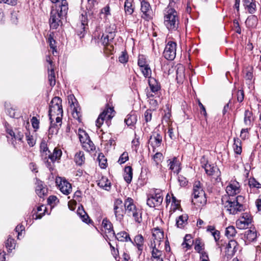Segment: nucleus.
Returning a JSON list of instances; mask_svg holds the SVG:
<instances>
[{
    "instance_id": "nucleus-1",
    "label": "nucleus",
    "mask_w": 261,
    "mask_h": 261,
    "mask_svg": "<svg viewBox=\"0 0 261 261\" xmlns=\"http://www.w3.org/2000/svg\"><path fill=\"white\" fill-rule=\"evenodd\" d=\"M52 3L56 4L58 8L53 9L50 12L49 23L50 28L56 29L59 25L60 18L65 16L68 10V5L66 0H50Z\"/></svg>"
},
{
    "instance_id": "nucleus-2",
    "label": "nucleus",
    "mask_w": 261,
    "mask_h": 261,
    "mask_svg": "<svg viewBox=\"0 0 261 261\" xmlns=\"http://www.w3.org/2000/svg\"><path fill=\"white\" fill-rule=\"evenodd\" d=\"M178 17L175 9L168 7L165 10L164 24L169 31L176 30L178 27Z\"/></svg>"
},
{
    "instance_id": "nucleus-3",
    "label": "nucleus",
    "mask_w": 261,
    "mask_h": 261,
    "mask_svg": "<svg viewBox=\"0 0 261 261\" xmlns=\"http://www.w3.org/2000/svg\"><path fill=\"white\" fill-rule=\"evenodd\" d=\"M192 202L198 206H201L206 204L205 194L199 181H196L194 184Z\"/></svg>"
},
{
    "instance_id": "nucleus-4",
    "label": "nucleus",
    "mask_w": 261,
    "mask_h": 261,
    "mask_svg": "<svg viewBox=\"0 0 261 261\" xmlns=\"http://www.w3.org/2000/svg\"><path fill=\"white\" fill-rule=\"evenodd\" d=\"M124 205L127 214L129 216H132L136 222L139 223H141L142 221L141 212L140 210L137 208L134 203V200L132 198L128 197L125 199Z\"/></svg>"
},
{
    "instance_id": "nucleus-5",
    "label": "nucleus",
    "mask_w": 261,
    "mask_h": 261,
    "mask_svg": "<svg viewBox=\"0 0 261 261\" xmlns=\"http://www.w3.org/2000/svg\"><path fill=\"white\" fill-rule=\"evenodd\" d=\"M243 199V197L238 196L234 199H229L227 200L225 203V208L226 211L230 214L235 215L239 212L244 210V206L240 202L241 200Z\"/></svg>"
},
{
    "instance_id": "nucleus-6",
    "label": "nucleus",
    "mask_w": 261,
    "mask_h": 261,
    "mask_svg": "<svg viewBox=\"0 0 261 261\" xmlns=\"http://www.w3.org/2000/svg\"><path fill=\"white\" fill-rule=\"evenodd\" d=\"M49 116L50 120H53L55 115L63 114V111L62 106V99L59 97H55L50 101L49 109Z\"/></svg>"
},
{
    "instance_id": "nucleus-7",
    "label": "nucleus",
    "mask_w": 261,
    "mask_h": 261,
    "mask_svg": "<svg viewBox=\"0 0 261 261\" xmlns=\"http://www.w3.org/2000/svg\"><path fill=\"white\" fill-rule=\"evenodd\" d=\"M163 200L162 192L159 189H155L154 193L148 197L147 204L150 207L160 206Z\"/></svg>"
},
{
    "instance_id": "nucleus-8",
    "label": "nucleus",
    "mask_w": 261,
    "mask_h": 261,
    "mask_svg": "<svg viewBox=\"0 0 261 261\" xmlns=\"http://www.w3.org/2000/svg\"><path fill=\"white\" fill-rule=\"evenodd\" d=\"M238 250H241L239 243L234 240H230L226 246L225 256L227 258H231Z\"/></svg>"
},
{
    "instance_id": "nucleus-9",
    "label": "nucleus",
    "mask_w": 261,
    "mask_h": 261,
    "mask_svg": "<svg viewBox=\"0 0 261 261\" xmlns=\"http://www.w3.org/2000/svg\"><path fill=\"white\" fill-rule=\"evenodd\" d=\"M114 110L113 108L107 107L103 112L100 114L96 121V125L100 127L103 124L104 120H110L114 116Z\"/></svg>"
},
{
    "instance_id": "nucleus-10",
    "label": "nucleus",
    "mask_w": 261,
    "mask_h": 261,
    "mask_svg": "<svg viewBox=\"0 0 261 261\" xmlns=\"http://www.w3.org/2000/svg\"><path fill=\"white\" fill-rule=\"evenodd\" d=\"M176 43L173 41H169L166 45L163 56L168 60H173L176 56Z\"/></svg>"
},
{
    "instance_id": "nucleus-11",
    "label": "nucleus",
    "mask_w": 261,
    "mask_h": 261,
    "mask_svg": "<svg viewBox=\"0 0 261 261\" xmlns=\"http://www.w3.org/2000/svg\"><path fill=\"white\" fill-rule=\"evenodd\" d=\"M56 182L63 194L68 195L72 192L71 185L65 178L58 177L56 178Z\"/></svg>"
},
{
    "instance_id": "nucleus-12",
    "label": "nucleus",
    "mask_w": 261,
    "mask_h": 261,
    "mask_svg": "<svg viewBox=\"0 0 261 261\" xmlns=\"http://www.w3.org/2000/svg\"><path fill=\"white\" fill-rule=\"evenodd\" d=\"M141 2V11L142 13V17L149 21L152 18L153 12L150 5L146 0H140Z\"/></svg>"
},
{
    "instance_id": "nucleus-13",
    "label": "nucleus",
    "mask_w": 261,
    "mask_h": 261,
    "mask_svg": "<svg viewBox=\"0 0 261 261\" xmlns=\"http://www.w3.org/2000/svg\"><path fill=\"white\" fill-rule=\"evenodd\" d=\"M123 202L120 199H115L114 203V212L117 220L121 221L123 218L124 211L123 209Z\"/></svg>"
},
{
    "instance_id": "nucleus-14",
    "label": "nucleus",
    "mask_w": 261,
    "mask_h": 261,
    "mask_svg": "<svg viewBox=\"0 0 261 261\" xmlns=\"http://www.w3.org/2000/svg\"><path fill=\"white\" fill-rule=\"evenodd\" d=\"M204 170L207 175L211 176L215 181L217 182L221 181V172L218 167L210 165V166H206Z\"/></svg>"
},
{
    "instance_id": "nucleus-15",
    "label": "nucleus",
    "mask_w": 261,
    "mask_h": 261,
    "mask_svg": "<svg viewBox=\"0 0 261 261\" xmlns=\"http://www.w3.org/2000/svg\"><path fill=\"white\" fill-rule=\"evenodd\" d=\"M251 221L252 219L250 218V216L247 213H244L236 221V225L239 229H246L248 227L249 224L251 223Z\"/></svg>"
},
{
    "instance_id": "nucleus-16",
    "label": "nucleus",
    "mask_w": 261,
    "mask_h": 261,
    "mask_svg": "<svg viewBox=\"0 0 261 261\" xmlns=\"http://www.w3.org/2000/svg\"><path fill=\"white\" fill-rule=\"evenodd\" d=\"M80 25L77 30L78 36L81 38L83 37L85 34L86 29L88 25V18L86 15L82 14L80 16Z\"/></svg>"
},
{
    "instance_id": "nucleus-17",
    "label": "nucleus",
    "mask_w": 261,
    "mask_h": 261,
    "mask_svg": "<svg viewBox=\"0 0 261 261\" xmlns=\"http://www.w3.org/2000/svg\"><path fill=\"white\" fill-rule=\"evenodd\" d=\"M226 192L229 196H233L240 192V184L237 181H231L226 187Z\"/></svg>"
},
{
    "instance_id": "nucleus-18",
    "label": "nucleus",
    "mask_w": 261,
    "mask_h": 261,
    "mask_svg": "<svg viewBox=\"0 0 261 261\" xmlns=\"http://www.w3.org/2000/svg\"><path fill=\"white\" fill-rule=\"evenodd\" d=\"M36 193L40 198L43 197L46 195L47 193V189L46 186L43 184V182L36 178Z\"/></svg>"
},
{
    "instance_id": "nucleus-19",
    "label": "nucleus",
    "mask_w": 261,
    "mask_h": 261,
    "mask_svg": "<svg viewBox=\"0 0 261 261\" xmlns=\"http://www.w3.org/2000/svg\"><path fill=\"white\" fill-rule=\"evenodd\" d=\"M151 230L153 241H155L156 244L160 245V242L164 238V231L159 227L153 228ZM152 243H154V242Z\"/></svg>"
},
{
    "instance_id": "nucleus-20",
    "label": "nucleus",
    "mask_w": 261,
    "mask_h": 261,
    "mask_svg": "<svg viewBox=\"0 0 261 261\" xmlns=\"http://www.w3.org/2000/svg\"><path fill=\"white\" fill-rule=\"evenodd\" d=\"M149 143L153 148L160 146L162 143V136L156 132H154L150 137Z\"/></svg>"
},
{
    "instance_id": "nucleus-21",
    "label": "nucleus",
    "mask_w": 261,
    "mask_h": 261,
    "mask_svg": "<svg viewBox=\"0 0 261 261\" xmlns=\"http://www.w3.org/2000/svg\"><path fill=\"white\" fill-rule=\"evenodd\" d=\"M113 234L115 237L116 239L120 242H130L132 243H134L133 242L132 240L130 238L129 234L124 231H120L117 234L115 233V231H113Z\"/></svg>"
},
{
    "instance_id": "nucleus-22",
    "label": "nucleus",
    "mask_w": 261,
    "mask_h": 261,
    "mask_svg": "<svg viewBox=\"0 0 261 261\" xmlns=\"http://www.w3.org/2000/svg\"><path fill=\"white\" fill-rule=\"evenodd\" d=\"M7 133L11 136L12 140H13L12 143L14 144V141L16 142L17 141H21L23 137V134L22 132L16 130L14 132L12 129H7Z\"/></svg>"
},
{
    "instance_id": "nucleus-23",
    "label": "nucleus",
    "mask_w": 261,
    "mask_h": 261,
    "mask_svg": "<svg viewBox=\"0 0 261 261\" xmlns=\"http://www.w3.org/2000/svg\"><path fill=\"white\" fill-rule=\"evenodd\" d=\"M148 81L149 88L152 93H156L161 90L160 83L155 78L151 77Z\"/></svg>"
},
{
    "instance_id": "nucleus-24",
    "label": "nucleus",
    "mask_w": 261,
    "mask_h": 261,
    "mask_svg": "<svg viewBox=\"0 0 261 261\" xmlns=\"http://www.w3.org/2000/svg\"><path fill=\"white\" fill-rule=\"evenodd\" d=\"M169 169L172 170L174 173L178 174L180 170V164L177 161V158L174 157L172 160H168Z\"/></svg>"
},
{
    "instance_id": "nucleus-25",
    "label": "nucleus",
    "mask_w": 261,
    "mask_h": 261,
    "mask_svg": "<svg viewBox=\"0 0 261 261\" xmlns=\"http://www.w3.org/2000/svg\"><path fill=\"white\" fill-rule=\"evenodd\" d=\"M243 5L250 14L254 13L256 11V4L254 0H244Z\"/></svg>"
},
{
    "instance_id": "nucleus-26",
    "label": "nucleus",
    "mask_w": 261,
    "mask_h": 261,
    "mask_svg": "<svg viewBox=\"0 0 261 261\" xmlns=\"http://www.w3.org/2000/svg\"><path fill=\"white\" fill-rule=\"evenodd\" d=\"M77 214L80 217L82 220L86 223H89L90 222V219L87 214V213L85 211L84 207L82 205L79 206L77 210Z\"/></svg>"
},
{
    "instance_id": "nucleus-27",
    "label": "nucleus",
    "mask_w": 261,
    "mask_h": 261,
    "mask_svg": "<svg viewBox=\"0 0 261 261\" xmlns=\"http://www.w3.org/2000/svg\"><path fill=\"white\" fill-rule=\"evenodd\" d=\"M123 177L127 184L131 182L133 178V169L130 166L125 167Z\"/></svg>"
},
{
    "instance_id": "nucleus-28",
    "label": "nucleus",
    "mask_w": 261,
    "mask_h": 261,
    "mask_svg": "<svg viewBox=\"0 0 261 261\" xmlns=\"http://www.w3.org/2000/svg\"><path fill=\"white\" fill-rule=\"evenodd\" d=\"M137 121V115L134 113H131L127 115L124 121L126 124L128 126H133L136 123Z\"/></svg>"
},
{
    "instance_id": "nucleus-29",
    "label": "nucleus",
    "mask_w": 261,
    "mask_h": 261,
    "mask_svg": "<svg viewBox=\"0 0 261 261\" xmlns=\"http://www.w3.org/2000/svg\"><path fill=\"white\" fill-rule=\"evenodd\" d=\"M98 186L103 189L109 191L111 189V185L110 181L107 177H102L98 181Z\"/></svg>"
},
{
    "instance_id": "nucleus-30",
    "label": "nucleus",
    "mask_w": 261,
    "mask_h": 261,
    "mask_svg": "<svg viewBox=\"0 0 261 261\" xmlns=\"http://www.w3.org/2000/svg\"><path fill=\"white\" fill-rule=\"evenodd\" d=\"M253 118L252 113L249 110H246L244 113V122L246 126H250L252 125Z\"/></svg>"
},
{
    "instance_id": "nucleus-31",
    "label": "nucleus",
    "mask_w": 261,
    "mask_h": 261,
    "mask_svg": "<svg viewBox=\"0 0 261 261\" xmlns=\"http://www.w3.org/2000/svg\"><path fill=\"white\" fill-rule=\"evenodd\" d=\"M134 243H132L134 245L137 246L138 250L139 251H142L143 250V246L144 244V238L141 234L137 235L135 238L134 241H133Z\"/></svg>"
},
{
    "instance_id": "nucleus-32",
    "label": "nucleus",
    "mask_w": 261,
    "mask_h": 261,
    "mask_svg": "<svg viewBox=\"0 0 261 261\" xmlns=\"http://www.w3.org/2000/svg\"><path fill=\"white\" fill-rule=\"evenodd\" d=\"M245 238L248 243L254 241L257 237V233L255 230L248 229L245 232Z\"/></svg>"
},
{
    "instance_id": "nucleus-33",
    "label": "nucleus",
    "mask_w": 261,
    "mask_h": 261,
    "mask_svg": "<svg viewBox=\"0 0 261 261\" xmlns=\"http://www.w3.org/2000/svg\"><path fill=\"white\" fill-rule=\"evenodd\" d=\"M62 152L61 149L55 148L52 154H48V158L50 159L51 162H54L59 160L62 155Z\"/></svg>"
},
{
    "instance_id": "nucleus-34",
    "label": "nucleus",
    "mask_w": 261,
    "mask_h": 261,
    "mask_svg": "<svg viewBox=\"0 0 261 261\" xmlns=\"http://www.w3.org/2000/svg\"><path fill=\"white\" fill-rule=\"evenodd\" d=\"M188 216L187 215H182L176 219V224L177 227L182 228L187 224Z\"/></svg>"
},
{
    "instance_id": "nucleus-35",
    "label": "nucleus",
    "mask_w": 261,
    "mask_h": 261,
    "mask_svg": "<svg viewBox=\"0 0 261 261\" xmlns=\"http://www.w3.org/2000/svg\"><path fill=\"white\" fill-rule=\"evenodd\" d=\"M85 160V158L83 152L80 151L75 153L74 161L77 165H82L84 163Z\"/></svg>"
},
{
    "instance_id": "nucleus-36",
    "label": "nucleus",
    "mask_w": 261,
    "mask_h": 261,
    "mask_svg": "<svg viewBox=\"0 0 261 261\" xmlns=\"http://www.w3.org/2000/svg\"><path fill=\"white\" fill-rule=\"evenodd\" d=\"M6 113L12 118L16 117V108H14L10 103H5V105Z\"/></svg>"
},
{
    "instance_id": "nucleus-37",
    "label": "nucleus",
    "mask_w": 261,
    "mask_h": 261,
    "mask_svg": "<svg viewBox=\"0 0 261 261\" xmlns=\"http://www.w3.org/2000/svg\"><path fill=\"white\" fill-rule=\"evenodd\" d=\"M151 245L152 248V256L153 258L162 257V252L156 248V246H159L158 244L154 241V243H151Z\"/></svg>"
},
{
    "instance_id": "nucleus-38",
    "label": "nucleus",
    "mask_w": 261,
    "mask_h": 261,
    "mask_svg": "<svg viewBox=\"0 0 261 261\" xmlns=\"http://www.w3.org/2000/svg\"><path fill=\"white\" fill-rule=\"evenodd\" d=\"M257 23V19L254 15L248 17L245 21L246 25L249 28L255 27Z\"/></svg>"
},
{
    "instance_id": "nucleus-39",
    "label": "nucleus",
    "mask_w": 261,
    "mask_h": 261,
    "mask_svg": "<svg viewBox=\"0 0 261 261\" xmlns=\"http://www.w3.org/2000/svg\"><path fill=\"white\" fill-rule=\"evenodd\" d=\"M50 120L51 124L48 129V136L49 138H51L53 135L57 134L58 133L59 127L58 124H55V123H53V120Z\"/></svg>"
},
{
    "instance_id": "nucleus-40",
    "label": "nucleus",
    "mask_w": 261,
    "mask_h": 261,
    "mask_svg": "<svg viewBox=\"0 0 261 261\" xmlns=\"http://www.w3.org/2000/svg\"><path fill=\"white\" fill-rule=\"evenodd\" d=\"M79 136L80 141L82 145L88 141V140H90L88 134L84 130H81V129L79 130Z\"/></svg>"
},
{
    "instance_id": "nucleus-41",
    "label": "nucleus",
    "mask_w": 261,
    "mask_h": 261,
    "mask_svg": "<svg viewBox=\"0 0 261 261\" xmlns=\"http://www.w3.org/2000/svg\"><path fill=\"white\" fill-rule=\"evenodd\" d=\"M133 0H125L124 3V10L126 13L131 15L134 12V8L132 3Z\"/></svg>"
},
{
    "instance_id": "nucleus-42",
    "label": "nucleus",
    "mask_w": 261,
    "mask_h": 261,
    "mask_svg": "<svg viewBox=\"0 0 261 261\" xmlns=\"http://www.w3.org/2000/svg\"><path fill=\"white\" fill-rule=\"evenodd\" d=\"M140 68L145 78L149 79V78L151 77L152 71L149 65L143 66V67H140Z\"/></svg>"
},
{
    "instance_id": "nucleus-43",
    "label": "nucleus",
    "mask_w": 261,
    "mask_h": 261,
    "mask_svg": "<svg viewBox=\"0 0 261 261\" xmlns=\"http://www.w3.org/2000/svg\"><path fill=\"white\" fill-rule=\"evenodd\" d=\"M234 143H233V149L235 152L238 154H240L242 152V147H241V142L239 139L234 138L233 139Z\"/></svg>"
},
{
    "instance_id": "nucleus-44",
    "label": "nucleus",
    "mask_w": 261,
    "mask_h": 261,
    "mask_svg": "<svg viewBox=\"0 0 261 261\" xmlns=\"http://www.w3.org/2000/svg\"><path fill=\"white\" fill-rule=\"evenodd\" d=\"M237 231L233 226H229L226 228L225 234L228 238L234 237Z\"/></svg>"
},
{
    "instance_id": "nucleus-45",
    "label": "nucleus",
    "mask_w": 261,
    "mask_h": 261,
    "mask_svg": "<svg viewBox=\"0 0 261 261\" xmlns=\"http://www.w3.org/2000/svg\"><path fill=\"white\" fill-rule=\"evenodd\" d=\"M97 160L101 168L105 169L107 166V160L102 153L99 154Z\"/></svg>"
},
{
    "instance_id": "nucleus-46",
    "label": "nucleus",
    "mask_w": 261,
    "mask_h": 261,
    "mask_svg": "<svg viewBox=\"0 0 261 261\" xmlns=\"http://www.w3.org/2000/svg\"><path fill=\"white\" fill-rule=\"evenodd\" d=\"M245 78L247 80L251 81L253 77V68L252 67H248L244 70Z\"/></svg>"
},
{
    "instance_id": "nucleus-47",
    "label": "nucleus",
    "mask_w": 261,
    "mask_h": 261,
    "mask_svg": "<svg viewBox=\"0 0 261 261\" xmlns=\"http://www.w3.org/2000/svg\"><path fill=\"white\" fill-rule=\"evenodd\" d=\"M48 81L50 86L53 87L55 85V74L53 68H51L48 71Z\"/></svg>"
},
{
    "instance_id": "nucleus-48",
    "label": "nucleus",
    "mask_w": 261,
    "mask_h": 261,
    "mask_svg": "<svg viewBox=\"0 0 261 261\" xmlns=\"http://www.w3.org/2000/svg\"><path fill=\"white\" fill-rule=\"evenodd\" d=\"M102 225L106 229L108 230V232L112 231V233H113V231H114L112 224L107 219H104L102 220Z\"/></svg>"
},
{
    "instance_id": "nucleus-49",
    "label": "nucleus",
    "mask_w": 261,
    "mask_h": 261,
    "mask_svg": "<svg viewBox=\"0 0 261 261\" xmlns=\"http://www.w3.org/2000/svg\"><path fill=\"white\" fill-rule=\"evenodd\" d=\"M83 148L88 152L95 150V147L93 143L90 140H88L84 145Z\"/></svg>"
},
{
    "instance_id": "nucleus-50",
    "label": "nucleus",
    "mask_w": 261,
    "mask_h": 261,
    "mask_svg": "<svg viewBox=\"0 0 261 261\" xmlns=\"http://www.w3.org/2000/svg\"><path fill=\"white\" fill-rule=\"evenodd\" d=\"M46 207L44 205H42L37 207V214H36L35 219H41L44 214Z\"/></svg>"
},
{
    "instance_id": "nucleus-51",
    "label": "nucleus",
    "mask_w": 261,
    "mask_h": 261,
    "mask_svg": "<svg viewBox=\"0 0 261 261\" xmlns=\"http://www.w3.org/2000/svg\"><path fill=\"white\" fill-rule=\"evenodd\" d=\"M15 245V240L11 237H9L6 242V247L9 251L12 250Z\"/></svg>"
},
{
    "instance_id": "nucleus-52",
    "label": "nucleus",
    "mask_w": 261,
    "mask_h": 261,
    "mask_svg": "<svg viewBox=\"0 0 261 261\" xmlns=\"http://www.w3.org/2000/svg\"><path fill=\"white\" fill-rule=\"evenodd\" d=\"M162 159L163 154L160 152H156L153 156V162L157 167L160 165V163L161 162Z\"/></svg>"
},
{
    "instance_id": "nucleus-53",
    "label": "nucleus",
    "mask_w": 261,
    "mask_h": 261,
    "mask_svg": "<svg viewBox=\"0 0 261 261\" xmlns=\"http://www.w3.org/2000/svg\"><path fill=\"white\" fill-rule=\"evenodd\" d=\"M145 57L142 55H139L138 60V65L139 67H143V66L148 65Z\"/></svg>"
},
{
    "instance_id": "nucleus-54",
    "label": "nucleus",
    "mask_w": 261,
    "mask_h": 261,
    "mask_svg": "<svg viewBox=\"0 0 261 261\" xmlns=\"http://www.w3.org/2000/svg\"><path fill=\"white\" fill-rule=\"evenodd\" d=\"M48 41L50 48L53 49L52 52L54 54L55 52H57L56 41L54 39L53 37L51 35H50L48 37Z\"/></svg>"
},
{
    "instance_id": "nucleus-55",
    "label": "nucleus",
    "mask_w": 261,
    "mask_h": 261,
    "mask_svg": "<svg viewBox=\"0 0 261 261\" xmlns=\"http://www.w3.org/2000/svg\"><path fill=\"white\" fill-rule=\"evenodd\" d=\"M249 185L250 187L260 188L261 187L260 184L254 178H250L248 182Z\"/></svg>"
},
{
    "instance_id": "nucleus-56",
    "label": "nucleus",
    "mask_w": 261,
    "mask_h": 261,
    "mask_svg": "<svg viewBox=\"0 0 261 261\" xmlns=\"http://www.w3.org/2000/svg\"><path fill=\"white\" fill-rule=\"evenodd\" d=\"M100 14H103L105 17H107L111 15L110 7L109 5H107L105 7L102 8L100 12Z\"/></svg>"
},
{
    "instance_id": "nucleus-57",
    "label": "nucleus",
    "mask_w": 261,
    "mask_h": 261,
    "mask_svg": "<svg viewBox=\"0 0 261 261\" xmlns=\"http://www.w3.org/2000/svg\"><path fill=\"white\" fill-rule=\"evenodd\" d=\"M195 249L201 254L203 248L202 245H201V241L199 239H197L195 240Z\"/></svg>"
},
{
    "instance_id": "nucleus-58",
    "label": "nucleus",
    "mask_w": 261,
    "mask_h": 261,
    "mask_svg": "<svg viewBox=\"0 0 261 261\" xmlns=\"http://www.w3.org/2000/svg\"><path fill=\"white\" fill-rule=\"evenodd\" d=\"M128 160V153L126 152H124L120 156L119 160H118V163H119L120 164H122L124 163Z\"/></svg>"
},
{
    "instance_id": "nucleus-59",
    "label": "nucleus",
    "mask_w": 261,
    "mask_h": 261,
    "mask_svg": "<svg viewBox=\"0 0 261 261\" xmlns=\"http://www.w3.org/2000/svg\"><path fill=\"white\" fill-rule=\"evenodd\" d=\"M113 38V37L112 36L111 39H109V35H103L101 37L100 41L102 44V45L105 46H107L110 41V40H112Z\"/></svg>"
},
{
    "instance_id": "nucleus-60",
    "label": "nucleus",
    "mask_w": 261,
    "mask_h": 261,
    "mask_svg": "<svg viewBox=\"0 0 261 261\" xmlns=\"http://www.w3.org/2000/svg\"><path fill=\"white\" fill-rule=\"evenodd\" d=\"M145 121L146 123L150 122L152 119V111L147 110L144 113Z\"/></svg>"
},
{
    "instance_id": "nucleus-61",
    "label": "nucleus",
    "mask_w": 261,
    "mask_h": 261,
    "mask_svg": "<svg viewBox=\"0 0 261 261\" xmlns=\"http://www.w3.org/2000/svg\"><path fill=\"white\" fill-rule=\"evenodd\" d=\"M119 61L121 63H125L128 61V55L125 51H122L119 57Z\"/></svg>"
},
{
    "instance_id": "nucleus-62",
    "label": "nucleus",
    "mask_w": 261,
    "mask_h": 261,
    "mask_svg": "<svg viewBox=\"0 0 261 261\" xmlns=\"http://www.w3.org/2000/svg\"><path fill=\"white\" fill-rule=\"evenodd\" d=\"M40 151L45 155L47 154L48 153H50V151L48 150L47 144L45 142H42L40 144Z\"/></svg>"
},
{
    "instance_id": "nucleus-63",
    "label": "nucleus",
    "mask_w": 261,
    "mask_h": 261,
    "mask_svg": "<svg viewBox=\"0 0 261 261\" xmlns=\"http://www.w3.org/2000/svg\"><path fill=\"white\" fill-rule=\"evenodd\" d=\"M32 126L35 129H37L39 127V121L36 117H33L31 120Z\"/></svg>"
},
{
    "instance_id": "nucleus-64",
    "label": "nucleus",
    "mask_w": 261,
    "mask_h": 261,
    "mask_svg": "<svg viewBox=\"0 0 261 261\" xmlns=\"http://www.w3.org/2000/svg\"><path fill=\"white\" fill-rule=\"evenodd\" d=\"M178 181L181 186H186L188 183L187 179L182 175H179L178 176Z\"/></svg>"
}]
</instances>
